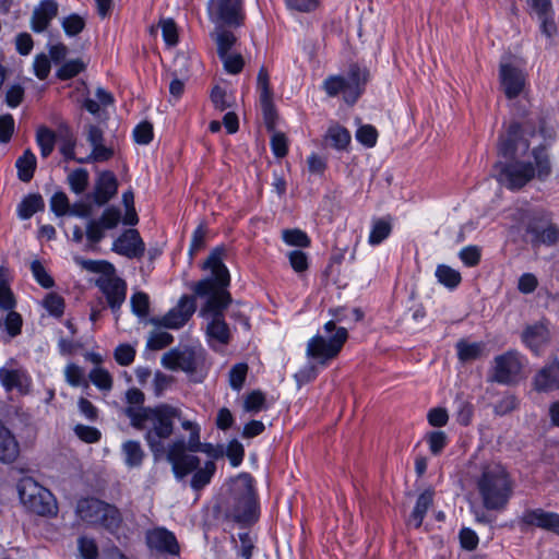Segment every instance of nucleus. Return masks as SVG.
Here are the masks:
<instances>
[{
    "mask_svg": "<svg viewBox=\"0 0 559 559\" xmlns=\"http://www.w3.org/2000/svg\"><path fill=\"white\" fill-rule=\"evenodd\" d=\"M224 254L223 248L212 250L202 265L203 270L210 271V274L191 287L195 296L206 299L200 313L209 320L206 336L212 347L227 345L231 337L229 326L224 318V310L231 302V296L227 290L230 275L223 261Z\"/></svg>",
    "mask_w": 559,
    "mask_h": 559,
    "instance_id": "f257e3e1",
    "label": "nucleus"
},
{
    "mask_svg": "<svg viewBox=\"0 0 559 559\" xmlns=\"http://www.w3.org/2000/svg\"><path fill=\"white\" fill-rule=\"evenodd\" d=\"M124 413L133 428L145 431L144 439L156 459L166 451L164 440L173 435L175 420L182 415L180 408L166 403L154 407L129 406Z\"/></svg>",
    "mask_w": 559,
    "mask_h": 559,
    "instance_id": "f03ea898",
    "label": "nucleus"
},
{
    "mask_svg": "<svg viewBox=\"0 0 559 559\" xmlns=\"http://www.w3.org/2000/svg\"><path fill=\"white\" fill-rule=\"evenodd\" d=\"M167 461L171 464L174 475L178 480H182L193 473L190 486L194 491H199L209 485L216 471L213 461H207L200 467V459L186 452V442L182 439L168 445Z\"/></svg>",
    "mask_w": 559,
    "mask_h": 559,
    "instance_id": "7ed1b4c3",
    "label": "nucleus"
},
{
    "mask_svg": "<svg viewBox=\"0 0 559 559\" xmlns=\"http://www.w3.org/2000/svg\"><path fill=\"white\" fill-rule=\"evenodd\" d=\"M476 486L487 510L504 509L512 496L509 474L498 463H488L481 467Z\"/></svg>",
    "mask_w": 559,
    "mask_h": 559,
    "instance_id": "20e7f679",
    "label": "nucleus"
},
{
    "mask_svg": "<svg viewBox=\"0 0 559 559\" xmlns=\"http://www.w3.org/2000/svg\"><path fill=\"white\" fill-rule=\"evenodd\" d=\"M532 163L514 160L500 165L498 181L510 190H519L530 182L535 176L545 180L551 173L549 156L545 147H535L532 151Z\"/></svg>",
    "mask_w": 559,
    "mask_h": 559,
    "instance_id": "39448f33",
    "label": "nucleus"
},
{
    "mask_svg": "<svg viewBox=\"0 0 559 559\" xmlns=\"http://www.w3.org/2000/svg\"><path fill=\"white\" fill-rule=\"evenodd\" d=\"M323 331L324 334H317L308 341L306 356L325 366L338 356L348 338V332L345 328H336L334 320L326 322Z\"/></svg>",
    "mask_w": 559,
    "mask_h": 559,
    "instance_id": "423d86ee",
    "label": "nucleus"
},
{
    "mask_svg": "<svg viewBox=\"0 0 559 559\" xmlns=\"http://www.w3.org/2000/svg\"><path fill=\"white\" fill-rule=\"evenodd\" d=\"M160 362L166 369L186 372L194 382L204 378L205 352L201 346L171 348L163 355Z\"/></svg>",
    "mask_w": 559,
    "mask_h": 559,
    "instance_id": "0eeeda50",
    "label": "nucleus"
},
{
    "mask_svg": "<svg viewBox=\"0 0 559 559\" xmlns=\"http://www.w3.org/2000/svg\"><path fill=\"white\" fill-rule=\"evenodd\" d=\"M76 514L82 521L100 525L109 532H116L122 523V516L118 508L95 498L79 500Z\"/></svg>",
    "mask_w": 559,
    "mask_h": 559,
    "instance_id": "6e6552de",
    "label": "nucleus"
},
{
    "mask_svg": "<svg viewBox=\"0 0 559 559\" xmlns=\"http://www.w3.org/2000/svg\"><path fill=\"white\" fill-rule=\"evenodd\" d=\"M17 492L23 506L41 516L57 514L58 507L53 495L32 477H23L17 484Z\"/></svg>",
    "mask_w": 559,
    "mask_h": 559,
    "instance_id": "1a4fd4ad",
    "label": "nucleus"
},
{
    "mask_svg": "<svg viewBox=\"0 0 559 559\" xmlns=\"http://www.w3.org/2000/svg\"><path fill=\"white\" fill-rule=\"evenodd\" d=\"M493 373L491 380L501 384L516 382L524 367V358L516 350H508L495 357Z\"/></svg>",
    "mask_w": 559,
    "mask_h": 559,
    "instance_id": "9d476101",
    "label": "nucleus"
},
{
    "mask_svg": "<svg viewBox=\"0 0 559 559\" xmlns=\"http://www.w3.org/2000/svg\"><path fill=\"white\" fill-rule=\"evenodd\" d=\"M526 231L533 236L534 243L552 246L559 241V227L551 223L550 215L545 211L534 213Z\"/></svg>",
    "mask_w": 559,
    "mask_h": 559,
    "instance_id": "9b49d317",
    "label": "nucleus"
},
{
    "mask_svg": "<svg viewBox=\"0 0 559 559\" xmlns=\"http://www.w3.org/2000/svg\"><path fill=\"white\" fill-rule=\"evenodd\" d=\"M147 548L156 554L177 557L180 555V545L176 535L166 527H154L145 533Z\"/></svg>",
    "mask_w": 559,
    "mask_h": 559,
    "instance_id": "f8f14e48",
    "label": "nucleus"
},
{
    "mask_svg": "<svg viewBox=\"0 0 559 559\" xmlns=\"http://www.w3.org/2000/svg\"><path fill=\"white\" fill-rule=\"evenodd\" d=\"M499 79L503 93L509 99L516 98L526 84V73L512 62H501Z\"/></svg>",
    "mask_w": 559,
    "mask_h": 559,
    "instance_id": "ddd939ff",
    "label": "nucleus"
},
{
    "mask_svg": "<svg viewBox=\"0 0 559 559\" xmlns=\"http://www.w3.org/2000/svg\"><path fill=\"white\" fill-rule=\"evenodd\" d=\"M96 285L106 297L108 307L117 314L127 297L126 281L116 275H111L100 277L97 280Z\"/></svg>",
    "mask_w": 559,
    "mask_h": 559,
    "instance_id": "4468645a",
    "label": "nucleus"
},
{
    "mask_svg": "<svg viewBox=\"0 0 559 559\" xmlns=\"http://www.w3.org/2000/svg\"><path fill=\"white\" fill-rule=\"evenodd\" d=\"M209 10L213 19L228 25H239L243 19L241 0H211Z\"/></svg>",
    "mask_w": 559,
    "mask_h": 559,
    "instance_id": "2eb2a0df",
    "label": "nucleus"
},
{
    "mask_svg": "<svg viewBox=\"0 0 559 559\" xmlns=\"http://www.w3.org/2000/svg\"><path fill=\"white\" fill-rule=\"evenodd\" d=\"M112 250L128 259H141L145 252V243L136 229L124 230L112 243Z\"/></svg>",
    "mask_w": 559,
    "mask_h": 559,
    "instance_id": "dca6fc26",
    "label": "nucleus"
},
{
    "mask_svg": "<svg viewBox=\"0 0 559 559\" xmlns=\"http://www.w3.org/2000/svg\"><path fill=\"white\" fill-rule=\"evenodd\" d=\"M195 294L193 296L183 295L178 305L162 318V325L168 329H180L195 312Z\"/></svg>",
    "mask_w": 559,
    "mask_h": 559,
    "instance_id": "f3484780",
    "label": "nucleus"
},
{
    "mask_svg": "<svg viewBox=\"0 0 559 559\" xmlns=\"http://www.w3.org/2000/svg\"><path fill=\"white\" fill-rule=\"evenodd\" d=\"M530 142L523 138L519 123H512L508 132L500 136L498 152L506 158H513L519 152L525 153Z\"/></svg>",
    "mask_w": 559,
    "mask_h": 559,
    "instance_id": "a211bd4d",
    "label": "nucleus"
},
{
    "mask_svg": "<svg viewBox=\"0 0 559 559\" xmlns=\"http://www.w3.org/2000/svg\"><path fill=\"white\" fill-rule=\"evenodd\" d=\"M14 307L15 299L13 293L2 281V310L9 311L3 320L4 330L9 337L8 341L20 335L23 326V318L19 312L13 311Z\"/></svg>",
    "mask_w": 559,
    "mask_h": 559,
    "instance_id": "6ab92c4d",
    "label": "nucleus"
},
{
    "mask_svg": "<svg viewBox=\"0 0 559 559\" xmlns=\"http://www.w3.org/2000/svg\"><path fill=\"white\" fill-rule=\"evenodd\" d=\"M257 87L265 122L267 128L272 129L274 126L275 108L273 104V92L270 85V75L265 67H261L258 72Z\"/></svg>",
    "mask_w": 559,
    "mask_h": 559,
    "instance_id": "aec40b11",
    "label": "nucleus"
},
{
    "mask_svg": "<svg viewBox=\"0 0 559 559\" xmlns=\"http://www.w3.org/2000/svg\"><path fill=\"white\" fill-rule=\"evenodd\" d=\"M520 522L525 526L539 527L559 535L558 513L548 512L543 509H530L523 512Z\"/></svg>",
    "mask_w": 559,
    "mask_h": 559,
    "instance_id": "412c9836",
    "label": "nucleus"
},
{
    "mask_svg": "<svg viewBox=\"0 0 559 559\" xmlns=\"http://www.w3.org/2000/svg\"><path fill=\"white\" fill-rule=\"evenodd\" d=\"M346 79L347 95L345 96V102L353 105L365 91V86L369 81V71L365 67L354 63L349 66Z\"/></svg>",
    "mask_w": 559,
    "mask_h": 559,
    "instance_id": "4be33fe9",
    "label": "nucleus"
},
{
    "mask_svg": "<svg viewBox=\"0 0 559 559\" xmlns=\"http://www.w3.org/2000/svg\"><path fill=\"white\" fill-rule=\"evenodd\" d=\"M230 516L234 521L241 524H250L257 521V501L250 490L238 497Z\"/></svg>",
    "mask_w": 559,
    "mask_h": 559,
    "instance_id": "5701e85b",
    "label": "nucleus"
},
{
    "mask_svg": "<svg viewBox=\"0 0 559 559\" xmlns=\"http://www.w3.org/2000/svg\"><path fill=\"white\" fill-rule=\"evenodd\" d=\"M58 11L59 4L56 0H41L33 11L31 19L32 29L35 33L46 31L50 22L58 15Z\"/></svg>",
    "mask_w": 559,
    "mask_h": 559,
    "instance_id": "b1692460",
    "label": "nucleus"
},
{
    "mask_svg": "<svg viewBox=\"0 0 559 559\" xmlns=\"http://www.w3.org/2000/svg\"><path fill=\"white\" fill-rule=\"evenodd\" d=\"M32 379L23 368L2 367V385L7 391L16 390L25 395L29 392Z\"/></svg>",
    "mask_w": 559,
    "mask_h": 559,
    "instance_id": "393cba45",
    "label": "nucleus"
},
{
    "mask_svg": "<svg viewBox=\"0 0 559 559\" xmlns=\"http://www.w3.org/2000/svg\"><path fill=\"white\" fill-rule=\"evenodd\" d=\"M117 179L111 171H103L95 185L94 202L97 205L106 204L117 193Z\"/></svg>",
    "mask_w": 559,
    "mask_h": 559,
    "instance_id": "a878e982",
    "label": "nucleus"
},
{
    "mask_svg": "<svg viewBox=\"0 0 559 559\" xmlns=\"http://www.w3.org/2000/svg\"><path fill=\"white\" fill-rule=\"evenodd\" d=\"M523 343L535 354L549 341V331L543 323H535L524 329L522 333Z\"/></svg>",
    "mask_w": 559,
    "mask_h": 559,
    "instance_id": "bb28decb",
    "label": "nucleus"
},
{
    "mask_svg": "<svg viewBox=\"0 0 559 559\" xmlns=\"http://www.w3.org/2000/svg\"><path fill=\"white\" fill-rule=\"evenodd\" d=\"M537 391H552L559 389V362L554 361L538 371L534 379Z\"/></svg>",
    "mask_w": 559,
    "mask_h": 559,
    "instance_id": "cd10ccee",
    "label": "nucleus"
},
{
    "mask_svg": "<svg viewBox=\"0 0 559 559\" xmlns=\"http://www.w3.org/2000/svg\"><path fill=\"white\" fill-rule=\"evenodd\" d=\"M392 233V218L390 216L372 218L368 242L378 246Z\"/></svg>",
    "mask_w": 559,
    "mask_h": 559,
    "instance_id": "c85d7f7f",
    "label": "nucleus"
},
{
    "mask_svg": "<svg viewBox=\"0 0 559 559\" xmlns=\"http://www.w3.org/2000/svg\"><path fill=\"white\" fill-rule=\"evenodd\" d=\"M433 502V493L430 490H426L417 498L415 508L409 516V523L414 527L418 528L421 526L424 518Z\"/></svg>",
    "mask_w": 559,
    "mask_h": 559,
    "instance_id": "c756f323",
    "label": "nucleus"
},
{
    "mask_svg": "<svg viewBox=\"0 0 559 559\" xmlns=\"http://www.w3.org/2000/svg\"><path fill=\"white\" fill-rule=\"evenodd\" d=\"M121 450L127 466L139 467L142 464L145 453L139 441L128 440L122 443Z\"/></svg>",
    "mask_w": 559,
    "mask_h": 559,
    "instance_id": "7c9ffc66",
    "label": "nucleus"
},
{
    "mask_svg": "<svg viewBox=\"0 0 559 559\" xmlns=\"http://www.w3.org/2000/svg\"><path fill=\"white\" fill-rule=\"evenodd\" d=\"M325 140L336 150H344L350 143V133L345 127L334 123L329 127Z\"/></svg>",
    "mask_w": 559,
    "mask_h": 559,
    "instance_id": "2f4dec72",
    "label": "nucleus"
},
{
    "mask_svg": "<svg viewBox=\"0 0 559 559\" xmlns=\"http://www.w3.org/2000/svg\"><path fill=\"white\" fill-rule=\"evenodd\" d=\"M17 168V175L20 180L28 182L36 169V157L31 150H26L22 156H20L15 163Z\"/></svg>",
    "mask_w": 559,
    "mask_h": 559,
    "instance_id": "473e14b6",
    "label": "nucleus"
},
{
    "mask_svg": "<svg viewBox=\"0 0 559 559\" xmlns=\"http://www.w3.org/2000/svg\"><path fill=\"white\" fill-rule=\"evenodd\" d=\"M455 347L459 359L466 362L478 359L481 356L485 346L481 342L469 343L465 340H460Z\"/></svg>",
    "mask_w": 559,
    "mask_h": 559,
    "instance_id": "72a5a7b5",
    "label": "nucleus"
},
{
    "mask_svg": "<svg viewBox=\"0 0 559 559\" xmlns=\"http://www.w3.org/2000/svg\"><path fill=\"white\" fill-rule=\"evenodd\" d=\"M20 454L15 437L2 426V463L13 462Z\"/></svg>",
    "mask_w": 559,
    "mask_h": 559,
    "instance_id": "f704fd0d",
    "label": "nucleus"
},
{
    "mask_svg": "<svg viewBox=\"0 0 559 559\" xmlns=\"http://www.w3.org/2000/svg\"><path fill=\"white\" fill-rule=\"evenodd\" d=\"M45 206L44 199L40 194H29L23 199L19 205V216L23 219L32 217L36 212Z\"/></svg>",
    "mask_w": 559,
    "mask_h": 559,
    "instance_id": "c9c22d12",
    "label": "nucleus"
},
{
    "mask_svg": "<svg viewBox=\"0 0 559 559\" xmlns=\"http://www.w3.org/2000/svg\"><path fill=\"white\" fill-rule=\"evenodd\" d=\"M36 142L43 158H47L55 148L56 133L47 127H40L36 132Z\"/></svg>",
    "mask_w": 559,
    "mask_h": 559,
    "instance_id": "e433bc0d",
    "label": "nucleus"
},
{
    "mask_svg": "<svg viewBox=\"0 0 559 559\" xmlns=\"http://www.w3.org/2000/svg\"><path fill=\"white\" fill-rule=\"evenodd\" d=\"M436 277L438 278L439 283L450 289L457 287L462 281L460 272L445 264H440L437 266Z\"/></svg>",
    "mask_w": 559,
    "mask_h": 559,
    "instance_id": "4c0bfd02",
    "label": "nucleus"
},
{
    "mask_svg": "<svg viewBox=\"0 0 559 559\" xmlns=\"http://www.w3.org/2000/svg\"><path fill=\"white\" fill-rule=\"evenodd\" d=\"M347 79L342 75H330L323 81V90L330 97L337 96L341 92L347 95Z\"/></svg>",
    "mask_w": 559,
    "mask_h": 559,
    "instance_id": "58836bf2",
    "label": "nucleus"
},
{
    "mask_svg": "<svg viewBox=\"0 0 559 559\" xmlns=\"http://www.w3.org/2000/svg\"><path fill=\"white\" fill-rule=\"evenodd\" d=\"M68 182L71 190L80 194L85 191L88 186V171L84 168H78L68 176Z\"/></svg>",
    "mask_w": 559,
    "mask_h": 559,
    "instance_id": "ea45409f",
    "label": "nucleus"
},
{
    "mask_svg": "<svg viewBox=\"0 0 559 559\" xmlns=\"http://www.w3.org/2000/svg\"><path fill=\"white\" fill-rule=\"evenodd\" d=\"M248 373V365L245 362L236 364L228 373L229 385L235 391H240L243 386Z\"/></svg>",
    "mask_w": 559,
    "mask_h": 559,
    "instance_id": "a19ab883",
    "label": "nucleus"
},
{
    "mask_svg": "<svg viewBox=\"0 0 559 559\" xmlns=\"http://www.w3.org/2000/svg\"><path fill=\"white\" fill-rule=\"evenodd\" d=\"M61 25L64 33L68 36L73 37L79 35L84 29L85 20L76 13H72L61 21Z\"/></svg>",
    "mask_w": 559,
    "mask_h": 559,
    "instance_id": "79ce46f5",
    "label": "nucleus"
},
{
    "mask_svg": "<svg viewBox=\"0 0 559 559\" xmlns=\"http://www.w3.org/2000/svg\"><path fill=\"white\" fill-rule=\"evenodd\" d=\"M43 306L56 318H60L64 312V300L56 293H49L43 300Z\"/></svg>",
    "mask_w": 559,
    "mask_h": 559,
    "instance_id": "37998d69",
    "label": "nucleus"
},
{
    "mask_svg": "<svg viewBox=\"0 0 559 559\" xmlns=\"http://www.w3.org/2000/svg\"><path fill=\"white\" fill-rule=\"evenodd\" d=\"M132 312L140 318H145L150 311V299L143 292L134 293L130 299Z\"/></svg>",
    "mask_w": 559,
    "mask_h": 559,
    "instance_id": "c03bdc74",
    "label": "nucleus"
},
{
    "mask_svg": "<svg viewBox=\"0 0 559 559\" xmlns=\"http://www.w3.org/2000/svg\"><path fill=\"white\" fill-rule=\"evenodd\" d=\"M181 427L185 430L190 431V437L186 444V451L189 450L192 453L198 452L201 449L199 426L191 420H182Z\"/></svg>",
    "mask_w": 559,
    "mask_h": 559,
    "instance_id": "a18cd8bd",
    "label": "nucleus"
},
{
    "mask_svg": "<svg viewBox=\"0 0 559 559\" xmlns=\"http://www.w3.org/2000/svg\"><path fill=\"white\" fill-rule=\"evenodd\" d=\"M283 240L289 245L300 248L310 246V238L300 229H286L283 231Z\"/></svg>",
    "mask_w": 559,
    "mask_h": 559,
    "instance_id": "49530a36",
    "label": "nucleus"
},
{
    "mask_svg": "<svg viewBox=\"0 0 559 559\" xmlns=\"http://www.w3.org/2000/svg\"><path fill=\"white\" fill-rule=\"evenodd\" d=\"M90 379L100 390L109 391L112 388V378L104 368H94L90 372Z\"/></svg>",
    "mask_w": 559,
    "mask_h": 559,
    "instance_id": "de8ad7c7",
    "label": "nucleus"
},
{
    "mask_svg": "<svg viewBox=\"0 0 559 559\" xmlns=\"http://www.w3.org/2000/svg\"><path fill=\"white\" fill-rule=\"evenodd\" d=\"M356 139L367 147H373L377 144L378 131L371 124H365L356 131Z\"/></svg>",
    "mask_w": 559,
    "mask_h": 559,
    "instance_id": "09e8293b",
    "label": "nucleus"
},
{
    "mask_svg": "<svg viewBox=\"0 0 559 559\" xmlns=\"http://www.w3.org/2000/svg\"><path fill=\"white\" fill-rule=\"evenodd\" d=\"M114 151L103 144L92 145V153L86 158L76 159L79 163H91V162H105L111 158Z\"/></svg>",
    "mask_w": 559,
    "mask_h": 559,
    "instance_id": "8fccbe9b",
    "label": "nucleus"
},
{
    "mask_svg": "<svg viewBox=\"0 0 559 559\" xmlns=\"http://www.w3.org/2000/svg\"><path fill=\"white\" fill-rule=\"evenodd\" d=\"M174 342V336L165 331L153 332L147 341V347L152 350H159Z\"/></svg>",
    "mask_w": 559,
    "mask_h": 559,
    "instance_id": "3c124183",
    "label": "nucleus"
},
{
    "mask_svg": "<svg viewBox=\"0 0 559 559\" xmlns=\"http://www.w3.org/2000/svg\"><path fill=\"white\" fill-rule=\"evenodd\" d=\"M74 433L80 440L86 443L98 442L102 438V432L97 428L82 424L74 427Z\"/></svg>",
    "mask_w": 559,
    "mask_h": 559,
    "instance_id": "603ef678",
    "label": "nucleus"
},
{
    "mask_svg": "<svg viewBox=\"0 0 559 559\" xmlns=\"http://www.w3.org/2000/svg\"><path fill=\"white\" fill-rule=\"evenodd\" d=\"M31 270L36 282L44 288H51L55 285L53 278L47 273L44 265L35 260L31 264Z\"/></svg>",
    "mask_w": 559,
    "mask_h": 559,
    "instance_id": "864d4df0",
    "label": "nucleus"
},
{
    "mask_svg": "<svg viewBox=\"0 0 559 559\" xmlns=\"http://www.w3.org/2000/svg\"><path fill=\"white\" fill-rule=\"evenodd\" d=\"M243 408L249 413H258L265 408V395L261 391H252L245 400Z\"/></svg>",
    "mask_w": 559,
    "mask_h": 559,
    "instance_id": "5fc2aeb1",
    "label": "nucleus"
},
{
    "mask_svg": "<svg viewBox=\"0 0 559 559\" xmlns=\"http://www.w3.org/2000/svg\"><path fill=\"white\" fill-rule=\"evenodd\" d=\"M211 100L214 107L221 111H224L231 107V98L227 95L226 91L221 86L216 85L211 92Z\"/></svg>",
    "mask_w": 559,
    "mask_h": 559,
    "instance_id": "6e6d98bb",
    "label": "nucleus"
},
{
    "mask_svg": "<svg viewBox=\"0 0 559 559\" xmlns=\"http://www.w3.org/2000/svg\"><path fill=\"white\" fill-rule=\"evenodd\" d=\"M221 60L223 61L225 70L230 74H238L241 72L243 68V59L240 53H226L223 56H219Z\"/></svg>",
    "mask_w": 559,
    "mask_h": 559,
    "instance_id": "4d7b16f0",
    "label": "nucleus"
},
{
    "mask_svg": "<svg viewBox=\"0 0 559 559\" xmlns=\"http://www.w3.org/2000/svg\"><path fill=\"white\" fill-rule=\"evenodd\" d=\"M133 138L138 144L147 145L153 140V126L148 121H142L133 130Z\"/></svg>",
    "mask_w": 559,
    "mask_h": 559,
    "instance_id": "13d9d810",
    "label": "nucleus"
},
{
    "mask_svg": "<svg viewBox=\"0 0 559 559\" xmlns=\"http://www.w3.org/2000/svg\"><path fill=\"white\" fill-rule=\"evenodd\" d=\"M114 356L120 366H129L134 361L135 349L130 344H120L116 347Z\"/></svg>",
    "mask_w": 559,
    "mask_h": 559,
    "instance_id": "bf43d9fd",
    "label": "nucleus"
},
{
    "mask_svg": "<svg viewBox=\"0 0 559 559\" xmlns=\"http://www.w3.org/2000/svg\"><path fill=\"white\" fill-rule=\"evenodd\" d=\"M429 450L433 455L442 452L448 443V437L443 431H431L427 435Z\"/></svg>",
    "mask_w": 559,
    "mask_h": 559,
    "instance_id": "052dcab7",
    "label": "nucleus"
},
{
    "mask_svg": "<svg viewBox=\"0 0 559 559\" xmlns=\"http://www.w3.org/2000/svg\"><path fill=\"white\" fill-rule=\"evenodd\" d=\"M163 38L167 46H175L178 43L177 25L171 19L160 21Z\"/></svg>",
    "mask_w": 559,
    "mask_h": 559,
    "instance_id": "680f3d73",
    "label": "nucleus"
},
{
    "mask_svg": "<svg viewBox=\"0 0 559 559\" xmlns=\"http://www.w3.org/2000/svg\"><path fill=\"white\" fill-rule=\"evenodd\" d=\"M84 64L81 60H70L61 66L58 70L57 75L61 80H69L78 75L81 71H83Z\"/></svg>",
    "mask_w": 559,
    "mask_h": 559,
    "instance_id": "e2e57ef3",
    "label": "nucleus"
},
{
    "mask_svg": "<svg viewBox=\"0 0 559 559\" xmlns=\"http://www.w3.org/2000/svg\"><path fill=\"white\" fill-rule=\"evenodd\" d=\"M271 148L277 158H283L288 153V140L283 132H274L271 138Z\"/></svg>",
    "mask_w": 559,
    "mask_h": 559,
    "instance_id": "0e129e2a",
    "label": "nucleus"
},
{
    "mask_svg": "<svg viewBox=\"0 0 559 559\" xmlns=\"http://www.w3.org/2000/svg\"><path fill=\"white\" fill-rule=\"evenodd\" d=\"M51 211L57 216H62L70 211V203L67 194L62 191L56 192L50 199Z\"/></svg>",
    "mask_w": 559,
    "mask_h": 559,
    "instance_id": "69168bd1",
    "label": "nucleus"
},
{
    "mask_svg": "<svg viewBox=\"0 0 559 559\" xmlns=\"http://www.w3.org/2000/svg\"><path fill=\"white\" fill-rule=\"evenodd\" d=\"M121 218V213L116 207L106 209L97 222L106 229H112L117 227Z\"/></svg>",
    "mask_w": 559,
    "mask_h": 559,
    "instance_id": "338daca9",
    "label": "nucleus"
},
{
    "mask_svg": "<svg viewBox=\"0 0 559 559\" xmlns=\"http://www.w3.org/2000/svg\"><path fill=\"white\" fill-rule=\"evenodd\" d=\"M79 551L83 559H96L98 548L94 539L88 537H80L78 540Z\"/></svg>",
    "mask_w": 559,
    "mask_h": 559,
    "instance_id": "774afa93",
    "label": "nucleus"
}]
</instances>
